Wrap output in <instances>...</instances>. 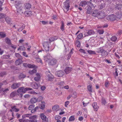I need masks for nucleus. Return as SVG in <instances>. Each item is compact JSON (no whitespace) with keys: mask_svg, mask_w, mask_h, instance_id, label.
<instances>
[{"mask_svg":"<svg viewBox=\"0 0 122 122\" xmlns=\"http://www.w3.org/2000/svg\"><path fill=\"white\" fill-rule=\"evenodd\" d=\"M27 66L29 68H37V66H35L34 64H28L27 65Z\"/></svg>","mask_w":122,"mask_h":122,"instance_id":"c85d7f7f","label":"nucleus"},{"mask_svg":"<svg viewBox=\"0 0 122 122\" xmlns=\"http://www.w3.org/2000/svg\"><path fill=\"white\" fill-rule=\"evenodd\" d=\"M15 56L16 57L18 58H20L21 57V56L18 53H16L15 54Z\"/></svg>","mask_w":122,"mask_h":122,"instance_id":"774afa93","label":"nucleus"},{"mask_svg":"<svg viewBox=\"0 0 122 122\" xmlns=\"http://www.w3.org/2000/svg\"><path fill=\"white\" fill-rule=\"evenodd\" d=\"M5 40V42L7 44H11L10 40L8 38H6Z\"/></svg>","mask_w":122,"mask_h":122,"instance_id":"f704fd0d","label":"nucleus"},{"mask_svg":"<svg viewBox=\"0 0 122 122\" xmlns=\"http://www.w3.org/2000/svg\"><path fill=\"white\" fill-rule=\"evenodd\" d=\"M19 111V109L17 108L15 106L11 107V109L10 110V111L11 112L14 111L17 112Z\"/></svg>","mask_w":122,"mask_h":122,"instance_id":"f3484780","label":"nucleus"},{"mask_svg":"<svg viewBox=\"0 0 122 122\" xmlns=\"http://www.w3.org/2000/svg\"><path fill=\"white\" fill-rule=\"evenodd\" d=\"M20 85V83H14L12 85L11 87L12 88L15 89L19 87Z\"/></svg>","mask_w":122,"mask_h":122,"instance_id":"dca6fc26","label":"nucleus"},{"mask_svg":"<svg viewBox=\"0 0 122 122\" xmlns=\"http://www.w3.org/2000/svg\"><path fill=\"white\" fill-rule=\"evenodd\" d=\"M22 3L21 0H16L15 2V5L17 9V14H22L23 13L22 7Z\"/></svg>","mask_w":122,"mask_h":122,"instance_id":"f257e3e1","label":"nucleus"},{"mask_svg":"<svg viewBox=\"0 0 122 122\" xmlns=\"http://www.w3.org/2000/svg\"><path fill=\"white\" fill-rule=\"evenodd\" d=\"M98 52L101 53V55L102 56L105 57L107 56V52L102 48L101 47L99 49Z\"/></svg>","mask_w":122,"mask_h":122,"instance_id":"39448f33","label":"nucleus"},{"mask_svg":"<svg viewBox=\"0 0 122 122\" xmlns=\"http://www.w3.org/2000/svg\"><path fill=\"white\" fill-rule=\"evenodd\" d=\"M75 44L77 47H80L81 46V43L78 40L76 41L75 43Z\"/></svg>","mask_w":122,"mask_h":122,"instance_id":"c756f323","label":"nucleus"},{"mask_svg":"<svg viewBox=\"0 0 122 122\" xmlns=\"http://www.w3.org/2000/svg\"><path fill=\"white\" fill-rule=\"evenodd\" d=\"M36 70L34 69L31 71H29V73L30 74H32L36 73Z\"/></svg>","mask_w":122,"mask_h":122,"instance_id":"49530a36","label":"nucleus"},{"mask_svg":"<svg viewBox=\"0 0 122 122\" xmlns=\"http://www.w3.org/2000/svg\"><path fill=\"white\" fill-rule=\"evenodd\" d=\"M105 14L102 12H99L98 13V15L97 18L98 19H102L104 17Z\"/></svg>","mask_w":122,"mask_h":122,"instance_id":"9b49d317","label":"nucleus"},{"mask_svg":"<svg viewBox=\"0 0 122 122\" xmlns=\"http://www.w3.org/2000/svg\"><path fill=\"white\" fill-rule=\"evenodd\" d=\"M109 84V82L108 81H106L105 82V86L107 87H108Z\"/></svg>","mask_w":122,"mask_h":122,"instance_id":"603ef678","label":"nucleus"},{"mask_svg":"<svg viewBox=\"0 0 122 122\" xmlns=\"http://www.w3.org/2000/svg\"><path fill=\"white\" fill-rule=\"evenodd\" d=\"M69 88V87L68 85H66L65 86H64L62 87V88H65L66 89H68Z\"/></svg>","mask_w":122,"mask_h":122,"instance_id":"680f3d73","label":"nucleus"},{"mask_svg":"<svg viewBox=\"0 0 122 122\" xmlns=\"http://www.w3.org/2000/svg\"><path fill=\"white\" fill-rule=\"evenodd\" d=\"M121 15L118 14L116 15H107L106 18L107 20L111 21L119 19L121 17Z\"/></svg>","mask_w":122,"mask_h":122,"instance_id":"7ed1b4c3","label":"nucleus"},{"mask_svg":"<svg viewBox=\"0 0 122 122\" xmlns=\"http://www.w3.org/2000/svg\"><path fill=\"white\" fill-rule=\"evenodd\" d=\"M56 60L54 58H52V59H51L48 63L49 65H55L56 63Z\"/></svg>","mask_w":122,"mask_h":122,"instance_id":"9d476101","label":"nucleus"},{"mask_svg":"<svg viewBox=\"0 0 122 122\" xmlns=\"http://www.w3.org/2000/svg\"><path fill=\"white\" fill-rule=\"evenodd\" d=\"M2 85V84L0 85V93L2 92L3 94H4L9 91V89L8 88L1 89V85Z\"/></svg>","mask_w":122,"mask_h":122,"instance_id":"ddd939ff","label":"nucleus"},{"mask_svg":"<svg viewBox=\"0 0 122 122\" xmlns=\"http://www.w3.org/2000/svg\"><path fill=\"white\" fill-rule=\"evenodd\" d=\"M22 62V60L19 59L15 61V65H18L21 64Z\"/></svg>","mask_w":122,"mask_h":122,"instance_id":"412c9836","label":"nucleus"},{"mask_svg":"<svg viewBox=\"0 0 122 122\" xmlns=\"http://www.w3.org/2000/svg\"><path fill=\"white\" fill-rule=\"evenodd\" d=\"M87 2L86 1H81L79 4V7L78 8V9L80 10H82V9L81 7V6L83 7L84 6H85L87 5Z\"/></svg>","mask_w":122,"mask_h":122,"instance_id":"0eeeda50","label":"nucleus"},{"mask_svg":"<svg viewBox=\"0 0 122 122\" xmlns=\"http://www.w3.org/2000/svg\"><path fill=\"white\" fill-rule=\"evenodd\" d=\"M25 120V119L24 117H22L21 119H19V121L20 122H24Z\"/></svg>","mask_w":122,"mask_h":122,"instance_id":"bf43d9fd","label":"nucleus"},{"mask_svg":"<svg viewBox=\"0 0 122 122\" xmlns=\"http://www.w3.org/2000/svg\"><path fill=\"white\" fill-rule=\"evenodd\" d=\"M5 112H1L0 113V116L2 117V119L3 121L2 122H7L6 117L4 115Z\"/></svg>","mask_w":122,"mask_h":122,"instance_id":"6e6552de","label":"nucleus"},{"mask_svg":"<svg viewBox=\"0 0 122 122\" xmlns=\"http://www.w3.org/2000/svg\"><path fill=\"white\" fill-rule=\"evenodd\" d=\"M5 20L8 24H11V19L9 17H6L5 18Z\"/></svg>","mask_w":122,"mask_h":122,"instance_id":"b1692460","label":"nucleus"},{"mask_svg":"<svg viewBox=\"0 0 122 122\" xmlns=\"http://www.w3.org/2000/svg\"><path fill=\"white\" fill-rule=\"evenodd\" d=\"M98 13L99 12L98 10L94 11L92 14V15L93 16L97 17V18Z\"/></svg>","mask_w":122,"mask_h":122,"instance_id":"5701e85b","label":"nucleus"},{"mask_svg":"<svg viewBox=\"0 0 122 122\" xmlns=\"http://www.w3.org/2000/svg\"><path fill=\"white\" fill-rule=\"evenodd\" d=\"M37 116L36 115H34L32 116H30L29 118L30 119H32V120L36 119Z\"/></svg>","mask_w":122,"mask_h":122,"instance_id":"79ce46f5","label":"nucleus"},{"mask_svg":"<svg viewBox=\"0 0 122 122\" xmlns=\"http://www.w3.org/2000/svg\"><path fill=\"white\" fill-rule=\"evenodd\" d=\"M43 97L42 96H39L37 98H36L37 102H39L41 101L43 99Z\"/></svg>","mask_w":122,"mask_h":122,"instance_id":"a19ab883","label":"nucleus"},{"mask_svg":"<svg viewBox=\"0 0 122 122\" xmlns=\"http://www.w3.org/2000/svg\"><path fill=\"white\" fill-rule=\"evenodd\" d=\"M52 109L53 111H58L59 109V107L57 105H54L52 107Z\"/></svg>","mask_w":122,"mask_h":122,"instance_id":"6ab92c4d","label":"nucleus"},{"mask_svg":"<svg viewBox=\"0 0 122 122\" xmlns=\"http://www.w3.org/2000/svg\"><path fill=\"white\" fill-rule=\"evenodd\" d=\"M37 58L36 57V62L38 63L40 62V63L42 64V61L41 59V58H40L38 56H37Z\"/></svg>","mask_w":122,"mask_h":122,"instance_id":"cd10ccee","label":"nucleus"},{"mask_svg":"<svg viewBox=\"0 0 122 122\" xmlns=\"http://www.w3.org/2000/svg\"><path fill=\"white\" fill-rule=\"evenodd\" d=\"M48 42H45L43 44V45L45 50L47 51H48L49 50V43Z\"/></svg>","mask_w":122,"mask_h":122,"instance_id":"1a4fd4ad","label":"nucleus"},{"mask_svg":"<svg viewBox=\"0 0 122 122\" xmlns=\"http://www.w3.org/2000/svg\"><path fill=\"white\" fill-rule=\"evenodd\" d=\"M11 117H10L9 116L8 117V120H11L14 118L13 114V113H12V115L11 116Z\"/></svg>","mask_w":122,"mask_h":122,"instance_id":"3c124183","label":"nucleus"},{"mask_svg":"<svg viewBox=\"0 0 122 122\" xmlns=\"http://www.w3.org/2000/svg\"><path fill=\"white\" fill-rule=\"evenodd\" d=\"M35 107V106L34 104H32L31 105H30L28 107V110H31L33 109V108H34Z\"/></svg>","mask_w":122,"mask_h":122,"instance_id":"ea45409f","label":"nucleus"},{"mask_svg":"<svg viewBox=\"0 0 122 122\" xmlns=\"http://www.w3.org/2000/svg\"><path fill=\"white\" fill-rule=\"evenodd\" d=\"M25 76V75L23 74H20L19 76V78H24Z\"/></svg>","mask_w":122,"mask_h":122,"instance_id":"5fc2aeb1","label":"nucleus"},{"mask_svg":"<svg viewBox=\"0 0 122 122\" xmlns=\"http://www.w3.org/2000/svg\"><path fill=\"white\" fill-rule=\"evenodd\" d=\"M58 39V37L56 36H52L49 39V41L50 42L53 41Z\"/></svg>","mask_w":122,"mask_h":122,"instance_id":"4be33fe9","label":"nucleus"},{"mask_svg":"<svg viewBox=\"0 0 122 122\" xmlns=\"http://www.w3.org/2000/svg\"><path fill=\"white\" fill-rule=\"evenodd\" d=\"M70 6V2L68 0H66L65 2L64 6V10L65 12H66L68 11L69 10Z\"/></svg>","mask_w":122,"mask_h":122,"instance_id":"20e7f679","label":"nucleus"},{"mask_svg":"<svg viewBox=\"0 0 122 122\" xmlns=\"http://www.w3.org/2000/svg\"><path fill=\"white\" fill-rule=\"evenodd\" d=\"M87 52L89 54H96V53L95 51L91 50H88L87 51Z\"/></svg>","mask_w":122,"mask_h":122,"instance_id":"2f4dec72","label":"nucleus"},{"mask_svg":"<svg viewBox=\"0 0 122 122\" xmlns=\"http://www.w3.org/2000/svg\"><path fill=\"white\" fill-rule=\"evenodd\" d=\"M30 102L32 104L35 103L37 102L36 98L35 97H33L30 100Z\"/></svg>","mask_w":122,"mask_h":122,"instance_id":"bb28decb","label":"nucleus"},{"mask_svg":"<svg viewBox=\"0 0 122 122\" xmlns=\"http://www.w3.org/2000/svg\"><path fill=\"white\" fill-rule=\"evenodd\" d=\"M41 104L40 108L42 109H44L45 107V103L44 102H41Z\"/></svg>","mask_w":122,"mask_h":122,"instance_id":"37998d69","label":"nucleus"},{"mask_svg":"<svg viewBox=\"0 0 122 122\" xmlns=\"http://www.w3.org/2000/svg\"><path fill=\"white\" fill-rule=\"evenodd\" d=\"M111 41H115L117 39V37L115 36H113L111 39Z\"/></svg>","mask_w":122,"mask_h":122,"instance_id":"c03bdc74","label":"nucleus"},{"mask_svg":"<svg viewBox=\"0 0 122 122\" xmlns=\"http://www.w3.org/2000/svg\"><path fill=\"white\" fill-rule=\"evenodd\" d=\"M46 74L47 76L51 75V73L50 72L48 71H47L46 72Z\"/></svg>","mask_w":122,"mask_h":122,"instance_id":"e2e57ef3","label":"nucleus"},{"mask_svg":"<svg viewBox=\"0 0 122 122\" xmlns=\"http://www.w3.org/2000/svg\"><path fill=\"white\" fill-rule=\"evenodd\" d=\"M30 116H31L30 114H27L23 115L22 117H24L25 119L26 117H29V118Z\"/></svg>","mask_w":122,"mask_h":122,"instance_id":"e433bc0d","label":"nucleus"},{"mask_svg":"<svg viewBox=\"0 0 122 122\" xmlns=\"http://www.w3.org/2000/svg\"><path fill=\"white\" fill-rule=\"evenodd\" d=\"M75 119V116L74 115L71 116L69 119V121H74Z\"/></svg>","mask_w":122,"mask_h":122,"instance_id":"72a5a7b5","label":"nucleus"},{"mask_svg":"<svg viewBox=\"0 0 122 122\" xmlns=\"http://www.w3.org/2000/svg\"><path fill=\"white\" fill-rule=\"evenodd\" d=\"M6 74L5 73L2 72L0 73V76H2Z\"/></svg>","mask_w":122,"mask_h":122,"instance_id":"338daca9","label":"nucleus"},{"mask_svg":"<svg viewBox=\"0 0 122 122\" xmlns=\"http://www.w3.org/2000/svg\"><path fill=\"white\" fill-rule=\"evenodd\" d=\"M61 117L60 116L58 115H56L55 117V119L57 120V121L60 120L59 119H60Z\"/></svg>","mask_w":122,"mask_h":122,"instance_id":"4d7b16f0","label":"nucleus"},{"mask_svg":"<svg viewBox=\"0 0 122 122\" xmlns=\"http://www.w3.org/2000/svg\"><path fill=\"white\" fill-rule=\"evenodd\" d=\"M0 36L1 37H4L6 36V35L4 33L2 32H0Z\"/></svg>","mask_w":122,"mask_h":122,"instance_id":"8fccbe9b","label":"nucleus"},{"mask_svg":"<svg viewBox=\"0 0 122 122\" xmlns=\"http://www.w3.org/2000/svg\"><path fill=\"white\" fill-rule=\"evenodd\" d=\"M5 16V15L4 14L0 13V19L3 18Z\"/></svg>","mask_w":122,"mask_h":122,"instance_id":"052dcab7","label":"nucleus"},{"mask_svg":"<svg viewBox=\"0 0 122 122\" xmlns=\"http://www.w3.org/2000/svg\"><path fill=\"white\" fill-rule=\"evenodd\" d=\"M83 35L82 34L80 33L78 35L76 38L77 39H81V38L83 37Z\"/></svg>","mask_w":122,"mask_h":122,"instance_id":"c9c22d12","label":"nucleus"},{"mask_svg":"<svg viewBox=\"0 0 122 122\" xmlns=\"http://www.w3.org/2000/svg\"><path fill=\"white\" fill-rule=\"evenodd\" d=\"M92 105L94 109V110L97 111L99 107L97 105V103L96 102L93 103L92 104Z\"/></svg>","mask_w":122,"mask_h":122,"instance_id":"4468645a","label":"nucleus"},{"mask_svg":"<svg viewBox=\"0 0 122 122\" xmlns=\"http://www.w3.org/2000/svg\"><path fill=\"white\" fill-rule=\"evenodd\" d=\"M79 51L81 52L82 53L84 54L86 53L85 50L82 49H80L79 50Z\"/></svg>","mask_w":122,"mask_h":122,"instance_id":"13d9d810","label":"nucleus"},{"mask_svg":"<svg viewBox=\"0 0 122 122\" xmlns=\"http://www.w3.org/2000/svg\"><path fill=\"white\" fill-rule=\"evenodd\" d=\"M55 74L56 76L58 77H60L61 76V71H60L56 72Z\"/></svg>","mask_w":122,"mask_h":122,"instance_id":"473e14b6","label":"nucleus"},{"mask_svg":"<svg viewBox=\"0 0 122 122\" xmlns=\"http://www.w3.org/2000/svg\"><path fill=\"white\" fill-rule=\"evenodd\" d=\"M36 76L34 78V80L36 81H37L40 80L41 77L40 74L38 73H37L36 74Z\"/></svg>","mask_w":122,"mask_h":122,"instance_id":"aec40b11","label":"nucleus"},{"mask_svg":"<svg viewBox=\"0 0 122 122\" xmlns=\"http://www.w3.org/2000/svg\"><path fill=\"white\" fill-rule=\"evenodd\" d=\"M32 89V88H24L23 87H20L17 90L18 95L20 97H22L23 93H25L26 91L31 90Z\"/></svg>","mask_w":122,"mask_h":122,"instance_id":"f03ea898","label":"nucleus"},{"mask_svg":"<svg viewBox=\"0 0 122 122\" xmlns=\"http://www.w3.org/2000/svg\"><path fill=\"white\" fill-rule=\"evenodd\" d=\"M25 49V47L24 46H20L19 48L18 49V51H24Z\"/></svg>","mask_w":122,"mask_h":122,"instance_id":"58836bf2","label":"nucleus"},{"mask_svg":"<svg viewBox=\"0 0 122 122\" xmlns=\"http://www.w3.org/2000/svg\"><path fill=\"white\" fill-rule=\"evenodd\" d=\"M39 107L38 106H36V107L34 109H32L31 112L32 113H33L36 111L38 109Z\"/></svg>","mask_w":122,"mask_h":122,"instance_id":"09e8293b","label":"nucleus"},{"mask_svg":"<svg viewBox=\"0 0 122 122\" xmlns=\"http://www.w3.org/2000/svg\"><path fill=\"white\" fill-rule=\"evenodd\" d=\"M31 12L29 11H26L25 12V14L27 17L30 16L31 15Z\"/></svg>","mask_w":122,"mask_h":122,"instance_id":"a878e982","label":"nucleus"},{"mask_svg":"<svg viewBox=\"0 0 122 122\" xmlns=\"http://www.w3.org/2000/svg\"><path fill=\"white\" fill-rule=\"evenodd\" d=\"M92 85H90L87 86V89L90 92H92Z\"/></svg>","mask_w":122,"mask_h":122,"instance_id":"4c0bfd02","label":"nucleus"},{"mask_svg":"<svg viewBox=\"0 0 122 122\" xmlns=\"http://www.w3.org/2000/svg\"><path fill=\"white\" fill-rule=\"evenodd\" d=\"M31 87L35 89H37L40 86L39 84H37L36 83H33L31 84Z\"/></svg>","mask_w":122,"mask_h":122,"instance_id":"f8f14e48","label":"nucleus"},{"mask_svg":"<svg viewBox=\"0 0 122 122\" xmlns=\"http://www.w3.org/2000/svg\"><path fill=\"white\" fill-rule=\"evenodd\" d=\"M25 8V9H29L31 7V5L30 4L28 3H26L24 4Z\"/></svg>","mask_w":122,"mask_h":122,"instance_id":"a211bd4d","label":"nucleus"},{"mask_svg":"<svg viewBox=\"0 0 122 122\" xmlns=\"http://www.w3.org/2000/svg\"><path fill=\"white\" fill-rule=\"evenodd\" d=\"M23 55L24 56L26 57H28V56L27 55L25 52H23L22 53Z\"/></svg>","mask_w":122,"mask_h":122,"instance_id":"69168bd1","label":"nucleus"},{"mask_svg":"<svg viewBox=\"0 0 122 122\" xmlns=\"http://www.w3.org/2000/svg\"><path fill=\"white\" fill-rule=\"evenodd\" d=\"M40 117L42 121L46 119V118H48L44 113L41 114Z\"/></svg>","mask_w":122,"mask_h":122,"instance_id":"393cba45","label":"nucleus"},{"mask_svg":"<svg viewBox=\"0 0 122 122\" xmlns=\"http://www.w3.org/2000/svg\"><path fill=\"white\" fill-rule=\"evenodd\" d=\"M88 35H91L95 33L94 31L93 30H89L87 32Z\"/></svg>","mask_w":122,"mask_h":122,"instance_id":"7c9ffc66","label":"nucleus"},{"mask_svg":"<svg viewBox=\"0 0 122 122\" xmlns=\"http://www.w3.org/2000/svg\"><path fill=\"white\" fill-rule=\"evenodd\" d=\"M72 68L69 67H66L64 71L66 74H67L70 72L71 71Z\"/></svg>","mask_w":122,"mask_h":122,"instance_id":"2eb2a0df","label":"nucleus"},{"mask_svg":"<svg viewBox=\"0 0 122 122\" xmlns=\"http://www.w3.org/2000/svg\"><path fill=\"white\" fill-rule=\"evenodd\" d=\"M64 30V24L63 22H61V30L63 31Z\"/></svg>","mask_w":122,"mask_h":122,"instance_id":"6e6d98bb","label":"nucleus"},{"mask_svg":"<svg viewBox=\"0 0 122 122\" xmlns=\"http://www.w3.org/2000/svg\"><path fill=\"white\" fill-rule=\"evenodd\" d=\"M52 57L50 54H48L44 57V60L48 63L52 59Z\"/></svg>","mask_w":122,"mask_h":122,"instance_id":"423d86ee","label":"nucleus"},{"mask_svg":"<svg viewBox=\"0 0 122 122\" xmlns=\"http://www.w3.org/2000/svg\"><path fill=\"white\" fill-rule=\"evenodd\" d=\"M17 94L16 92H12L10 94V96L12 97H14L16 96Z\"/></svg>","mask_w":122,"mask_h":122,"instance_id":"a18cd8bd","label":"nucleus"},{"mask_svg":"<svg viewBox=\"0 0 122 122\" xmlns=\"http://www.w3.org/2000/svg\"><path fill=\"white\" fill-rule=\"evenodd\" d=\"M69 104V101H67L65 102V106L67 107V106Z\"/></svg>","mask_w":122,"mask_h":122,"instance_id":"0e129e2a","label":"nucleus"},{"mask_svg":"<svg viewBox=\"0 0 122 122\" xmlns=\"http://www.w3.org/2000/svg\"><path fill=\"white\" fill-rule=\"evenodd\" d=\"M97 32L100 34H103L104 31L103 30H98Z\"/></svg>","mask_w":122,"mask_h":122,"instance_id":"864d4df0","label":"nucleus"},{"mask_svg":"<svg viewBox=\"0 0 122 122\" xmlns=\"http://www.w3.org/2000/svg\"><path fill=\"white\" fill-rule=\"evenodd\" d=\"M102 104L105 105L107 103L106 101L104 98H102Z\"/></svg>","mask_w":122,"mask_h":122,"instance_id":"de8ad7c7","label":"nucleus"}]
</instances>
